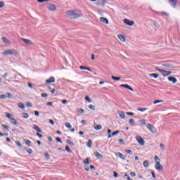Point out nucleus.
I'll return each mask as SVG.
<instances>
[{
    "label": "nucleus",
    "instance_id": "obj_1",
    "mask_svg": "<svg viewBox=\"0 0 180 180\" xmlns=\"http://www.w3.org/2000/svg\"><path fill=\"white\" fill-rule=\"evenodd\" d=\"M67 15L68 16H70V19H77V18H79L81 16H82V14H78L75 12H74L73 11H69L67 12Z\"/></svg>",
    "mask_w": 180,
    "mask_h": 180
},
{
    "label": "nucleus",
    "instance_id": "obj_2",
    "mask_svg": "<svg viewBox=\"0 0 180 180\" xmlns=\"http://www.w3.org/2000/svg\"><path fill=\"white\" fill-rule=\"evenodd\" d=\"M3 56H18V51L8 49L2 53Z\"/></svg>",
    "mask_w": 180,
    "mask_h": 180
},
{
    "label": "nucleus",
    "instance_id": "obj_3",
    "mask_svg": "<svg viewBox=\"0 0 180 180\" xmlns=\"http://www.w3.org/2000/svg\"><path fill=\"white\" fill-rule=\"evenodd\" d=\"M155 161L156 162V164L155 165V169H157L158 171H161L162 169V165H161V163H160L161 160H160L158 158V156L155 155Z\"/></svg>",
    "mask_w": 180,
    "mask_h": 180
},
{
    "label": "nucleus",
    "instance_id": "obj_4",
    "mask_svg": "<svg viewBox=\"0 0 180 180\" xmlns=\"http://www.w3.org/2000/svg\"><path fill=\"white\" fill-rule=\"evenodd\" d=\"M155 70L159 71V72H161L162 77H168V75H171V74H172V72H171V71L164 70L160 69L158 68H156Z\"/></svg>",
    "mask_w": 180,
    "mask_h": 180
},
{
    "label": "nucleus",
    "instance_id": "obj_5",
    "mask_svg": "<svg viewBox=\"0 0 180 180\" xmlns=\"http://www.w3.org/2000/svg\"><path fill=\"white\" fill-rule=\"evenodd\" d=\"M147 129L153 134H155V133H157V129H155V127L150 123L147 124Z\"/></svg>",
    "mask_w": 180,
    "mask_h": 180
},
{
    "label": "nucleus",
    "instance_id": "obj_6",
    "mask_svg": "<svg viewBox=\"0 0 180 180\" xmlns=\"http://www.w3.org/2000/svg\"><path fill=\"white\" fill-rule=\"evenodd\" d=\"M171 61H166L164 63L162 64V67H165V68H174V64L170 63Z\"/></svg>",
    "mask_w": 180,
    "mask_h": 180
},
{
    "label": "nucleus",
    "instance_id": "obj_7",
    "mask_svg": "<svg viewBox=\"0 0 180 180\" xmlns=\"http://www.w3.org/2000/svg\"><path fill=\"white\" fill-rule=\"evenodd\" d=\"M136 140L140 146H144L146 144V141L140 136H136Z\"/></svg>",
    "mask_w": 180,
    "mask_h": 180
},
{
    "label": "nucleus",
    "instance_id": "obj_8",
    "mask_svg": "<svg viewBox=\"0 0 180 180\" xmlns=\"http://www.w3.org/2000/svg\"><path fill=\"white\" fill-rule=\"evenodd\" d=\"M107 3L108 1L106 0H98V2L96 3V5H97L98 6H105Z\"/></svg>",
    "mask_w": 180,
    "mask_h": 180
},
{
    "label": "nucleus",
    "instance_id": "obj_9",
    "mask_svg": "<svg viewBox=\"0 0 180 180\" xmlns=\"http://www.w3.org/2000/svg\"><path fill=\"white\" fill-rule=\"evenodd\" d=\"M124 23H125V25L127 26H133L134 25V21L129 19H124Z\"/></svg>",
    "mask_w": 180,
    "mask_h": 180
},
{
    "label": "nucleus",
    "instance_id": "obj_10",
    "mask_svg": "<svg viewBox=\"0 0 180 180\" xmlns=\"http://www.w3.org/2000/svg\"><path fill=\"white\" fill-rule=\"evenodd\" d=\"M48 9H49V11H57V6H56L55 4H50L48 6Z\"/></svg>",
    "mask_w": 180,
    "mask_h": 180
},
{
    "label": "nucleus",
    "instance_id": "obj_11",
    "mask_svg": "<svg viewBox=\"0 0 180 180\" xmlns=\"http://www.w3.org/2000/svg\"><path fill=\"white\" fill-rule=\"evenodd\" d=\"M169 4L173 8H176L178 5V1L176 0H169Z\"/></svg>",
    "mask_w": 180,
    "mask_h": 180
},
{
    "label": "nucleus",
    "instance_id": "obj_12",
    "mask_svg": "<svg viewBox=\"0 0 180 180\" xmlns=\"http://www.w3.org/2000/svg\"><path fill=\"white\" fill-rule=\"evenodd\" d=\"M53 82H56V78H54V77H51L46 80V84H53Z\"/></svg>",
    "mask_w": 180,
    "mask_h": 180
},
{
    "label": "nucleus",
    "instance_id": "obj_13",
    "mask_svg": "<svg viewBox=\"0 0 180 180\" xmlns=\"http://www.w3.org/2000/svg\"><path fill=\"white\" fill-rule=\"evenodd\" d=\"M120 87L121 88H126V89H129V91H131V92H133V91H134L133 89V88H131L129 84H121Z\"/></svg>",
    "mask_w": 180,
    "mask_h": 180
},
{
    "label": "nucleus",
    "instance_id": "obj_14",
    "mask_svg": "<svg viewBox=\"0 0 180 180\" xmlns=\"http://www.w3.org/2000/svg\"><path fill=\"white\" fill-rule=\"evenodd\" d=\"M168 81H169L170 82H172V84H176V82H178V79H176V78L174 77H169Z\"/></svg>",
    "mask_w": 180,
    "mask_h": 180
},
{
    "label": "nucleus",
    "instance_id": "obj_15",
    "mask_svg": "<svg viewBox=\"0 0 180 180\" xmlns=\"http://www.w3.org/2000/svg\"><path fill=\"white\" fill-rule=\"evenodd\" d=\"M21 40H22L24 43H25V44H28V46L33 44V42H32L30 39H26L22 38Z\"/></svg>",
    "mask_w": 180,
    "mask_h": 180
},
{
    "label": "nucleus",
    "instance_id": "obj_16",
    "mask_svg": "<svg viewBox=\"0 0 180 180\" xmlns=\"http://www.w3.org/2000/svg\"><path fill=\"white\" fill-rule=\"evenodd\" d=\"M2 41L5 43V44H7L9 46L11 44V41H9L6 37H3L1 39Z\"/></svg>",
    "mask_w": 180,
    "mask_h": 180
},
{
    "label": "nucleus",
    "instance_id": "obj_17",
    "mask_svg": "<svg viewBox=\"0 0 180 180\" xmlns=\"http://www.w3.org/2000/svg\"><path fill=\"white\" fill-rule=\"evenodd\" d=\"M118 115L120 117V119H126V115L123 111H118Z\"/></svg>",
    "mask_w": 180,
    "mask_h": 180
},
{
    "label": "nucleus",
    "instance_id": "obj_18",
    "mask_svg": "<svg viewBox=\"0 0 180 180\" xmlns=\"http://www.w3.org/2000/svg\"><path fill=\"white\" fill-rule=\"evenodd\" d=\"M32 129L37 131V133H41V129L39 127V126L34 124Z\"/></svg>",
    "mask_w": 180,
    "mask_h": 180
},
{
    "label": "nucleus",
    "instance_id": "obj_19",
    "mask_svg": "<svg viewBox=\"0 0 180 180\" xmlns=\"http://www.w3.org/2000/svg\"><path fill=\"white\" fill-rule=\"evenodd\" d=\"M101 22H103V23H105V25H109V20L108 18H105L103 17H101L100 18Z\"/></svg>",
    "mask_w": 180,
    "mask_h": 180
},
{
    "label": "nucleus",
    "instance_id": "obj_20",
    "mask_svg": "<svg viewBox=\"0 0 180 180\" xmlns=\"http://www.w3.org/2000/svg\"><path fill=\"white\" fill-rule=\"evenodd\" d=\"M116 155H117V157H119L120 158H121V160H126V156L124 155L123 154H122L121 153H116Z\"/></svg>",
    "mask_w": 180,
    "mask_h": 180
},
{
    "label": "nucleus",
    "instance_id": "obj_21",
    "mask_svg": "<svg viewBox=\"0 0 180 180\" xmlns=\"http://www.w3.org/2000/svg\"><path fill=\"white\" fill-rule=\"evenodd\" d=\"M11 122L12 124H14V126H19V122H18L15 118L11 120Z\"/></svg>",
    "mask_w": 180,
    "mask_h": 180
},
{
    "label": "nucleus",
    "instance_id": "obj_22",
    "mask_svg": "<svg viewBox=\"0 0 180 180\" xmlns=\"http://www.w3.org/2000/svg\"><path fill=\"white\" fill-rule=\"evenodd\" d=\"M94 155L96 157V158H99L100 160L103 158V156L99 153V152H95Z\"/></svg>",
    "mask_w": 180,
    "mask_h": 180
},
{
    "label": "nucleus",
    "instance_id": "obj_23",
    "mask_svg": "<svg viewBox=\"0 0 180 180\" xmlns=\"http://www.w3.org/2000/svg\"><path fill=\"white\" fill-rule=\"evenodd\" d=\"M117 37H118V39H119L120 40H121L122 41H123V42L126 41V38H124V36H123V35H122V34H119V35L117 36Z\"/></svg>",
    "mask_w": 180,
    "mask_h": 180
},
{
    "label": "nucleus",
    "instance_id": "obj_24",
    "mask_svg": "<svg viewBox=\"0 0 180 180\" xmlns=\"http://www.w3.org/2000/svg\"><path fill=\"white\" fill-rule=\"evenodd\" d=\"M24 142L25 143V144H27V146H28V147H30V146H32V141L29 139H24Z\"/></svg>",
    "mask_w": 180,
    "mask_h": 180
},
{
    "label": "nucleus",
    "instance_id": "obj_25",
    "mask_svg": "<svg viewBox=\"0 0 180 180\" xmlns=\"http://www.w3.org/2000/svg\"><path fill=\"white\" fill-rule=\"evenodd\" d=\"M83 163L85 165H88L91 164V161L89 160V158H87L85 160H84Z\"/></svg>",
    "mask_w": 180,
    "mask_h": 180
},
{
    "label": "nucleus",
    "instance_id": "obj_26",
    "mask_svg": "<svg viewBox=\"0 0 180 180\" xmlns=\"http://www.w3.org/2000/svg\"><path fill=\"white\" fill-rule=\"evenodd\" d=\"M22 119H29V114L27 112H22Z\"/></svg>",
    "mask_w": 180,
    "mask_h": 180
},
{
    "label": "nucleus",
    "instance_id": "obj_27",
    "mask_svg": "<svg viewBox=\"0 0 180 180\" xmlns=\"http://www.w3.org/2000/svg\"><path fill=\"white\" fill-rule=\"evenodd\" d=\"M143 164L145 168H148V167H150V164H148V160H145Z\"/></svg>",
    "mask_w": 180,
    "mask_h": 180
},
{
    "label": "nucleus",
    "instance_id": "obj_28",
    "mask_svg": "<svg viewBox=\"0 0 180 180\" xmlns=\"http://www.w3.org/2000/svg\"><path fill=\"white\" fill-rule=\"evenodd\" d=\"M149 77H153V78L157 79V78H158L159 75L157 74V73H152V74H150V75H149Z\"/></svg>",
    "mask_w": 180,
    "mask_h": 180
},
{
    "label": "nucleus",
    "instance_id": "obj_29",
    "mask_svg": "<svg viewBox=\"0 0 180 180\" xmlns=\"http://www.w3.org/2000/svg\"><path fill=\"white\" fill-rule=\"evenodd\" d=\"M6 117L9 119L10 120H11L13 117H12V114L6 112Z\"/></svg>",
    "mask_w": 180,
    "mask_h": 180
},
{
    "label": "nucleus",
    "instance_id": "obj_30",
    "mask_svg": "<svg viewBox=\"0 0 180 180\" xmlns=\"http://www.w3.org/2000/svg\"><path fill=\"white\" fill-rule=\"evenodd\" d=\"M65 126L68 128V129H71L72 126L71 125V124L70 122H66L65 123Z\"/></svg>",
    "mask_w": 180,
    "mask_h": 180
},
{
    "label": "nucleus",
    "instance_id": "obj_31",
    "mask_svg": "<svg viewBox=\"0 0 180 180\" xmlns=\"http://www.w3.org/2000/svg\"><path fill=\"white\" fill-rule=\"evenodd\" d=\"M86 146H87L89 148H91V147H92V140L89 139V140L88 141V143H86Z\"/></svg>",
    "mask_w": 180,
    "mask_h": 180
},
{
    "label": "nucleus",
    "instance_id": "obj_32",
    "mask_svg": "<svg viewBox=\"0 0 180 180\" xmlns=\"http://www.w3.org/2000/svg\"><path fill=\"white\" fill-rule=\"evenodd\" d=\"M18 108H20V109H25V104L23 103H19L18 105Z\"/></svg>",
    "mask_w": 180,
    "mask_h": 180
},
{
    "label": "nucleus",
    "instance_id": "obj_33",
    "mask_svg": "<svg viewBox=\"0 0 180 180\" xmlns=\"http://www.w3.org/2000/svg\"><path fill=\"white\" fill-rule=\"evenodd\" d=\"M95 130H102V125L98 124L94 127Z\"/></svg>",
    "mask_w": 180,
    "mask_h": 180
},
{
    "label": "nucleus",
    "instance_id": "obj_34",
    "mask_svg": "<svg viewBox=\"0 0 180 180\" xmlns=\"http://www.w3.org/2000/svg\"><path fill=\"white\" fill-rule=\"evenodd\" d=\"M66 141H67L68 144H69V146H75L74 142L71 141V140H70V139H67Z\"/></svg>",
    "mask_w": 180,
    "mask_h": 180
},
{
    "label": "nucleus",
    "instance_id": "obj_35",
    "mask_svg": "<svg viewBox=\"0 0 180 180\" xmlns=\"http://www.w3.org/2000/svg\"><path fill=\"white\" fill-rule=\"evenodd\" d=\"M112 79H113V81H120L121 77H115L112 76L111 77Z\"/></svg>",
    "mask_w": 180,
    "mask_h": 180
},
{
    "label": "nucleus",
    "instance_id": "obj_36",
    "mask_svg": "<svg viewBox=\"0 0 180 180\" xmlns=\"http://www.w3.org/2000/svg\"><path fill=\"white\" fill-rule=\"evenodd\" d=\"M119 133H120V131H114V132H112V133L111 134V136H112V137H113V136H117V134H119Z\"/></svg>",
    "mask_w": 180,
    "mask_h": 180
},
{
    "label": "nucleus",
    "instance_id": "obj_37",
    "mask_svg": "<svg viewBox=\"0 0 180 180\" xmlns=\"http://www.w3.org/2000/svg\"><path fill=\"white\" fill-rule=\"evenodd\" d=\"M124 151L127 154H129V155H133V150H125Z\"/></svg>",
    "mask_w": 180,
    "mask_h": 180
},
{
    "label": "nucleus",
    "instance_id": "obj_38",
    "mask_svg": "<svg viewBox=\"0 0 180 180\" xmlns=\"http://www.w3.org/2000/svg\"><path fill=\"white\" fill-rule=\"evenodd\" d=\"M162 102H164V101H162V100H156V101H155L153 102V104H154V105H157V103H162Z\"/></svg>",
    "mask_w": 180,
    "mask_h": 180
},
{
    "label": "nucleus",
    "instance_id": "obj_39",
    "mask_svg": "<svg viewBox=\"0 0 180 180\" xmlns=\"http://www.w3.org/2000/svg\"><path fill=\"white\" fill-rule=\"evenodd\" d=\"M6 98H8V99H11L13 98L12 94L11 93H6Z\"/></svg>",
    "mask_w": 180,
    "mask_h": 180
},
{
    "label": "nucleus",
    "instance_id": "obj_40",
    "mask_svg": "<svg viewBox=\"0 0 180 180\" xmlns=\"http://www.w3.org/2000/svg\"><path fill=\"white\" fill-rule=\"evenodd\" d=\"M147 108H138L139 112H146L147 110Z\"/></svg>",
    "mask_w": 180,
    "mask_h": 180
},
{
    "label": "nucleus",
    "instance_id": "obj_41",
    "mask_svg": "<svg viewBox=\"0 0 180 180\" xmlns=\"http://www.w3.org/2000/svg\"><path fill=\"white\" fill-rule=\"evenodd\" d=\"M85 101H86L87 102H89V103H91V102H92V100H91V98H89V96H86L85 97Z\"/></svg>",
    "mask_w": 180,
    "mask_h": 180
},
{
    "label": "nucleus",
    "instance_id": "obj_42",
    "mask_svg": "<svg viewBox=\"0 0 180 180\" xmlns=\"http://www.w3.org/2000/svg\"><path fill=\"white\" fill-rule=\"evenodd\" d=\"M15 144H17L18 147H19V148H22V143H20V142H19V141H15Z\"/></svg>",
    "mask_w": 180,
    "mask_h": 180
},
{
    "label": "nucleus",
    "instance_id": "obj_43",
    "mask_svg": "<svg viewBox=\"0 0 180 180\" xmlns=\"http://www.w3.org/2000/svg\"><path fill=\"white\" fill-rule=\"evenodd\" d=\"M1 127L3 129H5V130H9V127H8L7 125L6 124H1Z\"/></svg>",
    "mask_w": 180,
    "mask_h": 180
},
{
    "label": "nucleus",
    "instance_id": "obj_44",
    "mask_svg": "<svg viewBox=\"0 0 180 180\" xmlns=\"http://www.w3.org/2000/svg\"><path fill=\"white\" fill-rule=\"evenodd\" d=\"M129 124H130L131 126H134V120L130 119V120H129Z\"/></svg>",
    "mask_w": 180,
    "mask_h": 180
},
{
    "label": "nucleus",
    "instance_id": "obj_45",
    "mask_svg": "<svg viewBox=\"0 0 180 180\" xmlns=\"http://www.w3.org/2000/svg\"><path fill=\"white\" fill-rule=\"evenodd\" d=\"M89 109H91V110H95V105H89L88 106Z\"/></svg>",
    "mask_w": 180,
    "mask_h": 180
},
{
    "label": "nucleus",
    "instance_id": "obj_46",
    "mask_svg": "<svg viewBox=\"0 0 180 180\" xmlns=\"http://www.w3.org/2000/svg\"><path fill=\"white\" fill-rule=\"evenodd\" d=\"M0 99H6V93L5 94L0 95Z\"/></svg>",
    "mask_w": 180,
    "mask_h": 180
},
{
    "label": "nucleus",
    "instance_id": "obj_47",
    "mask_svg": "<svg viewBox=\"0 0 180 180\" xmlns=\"http://www.w3.org/2000/svg\"><path fill=\"white\" fill-rule=\"evenodd\" d=\"M41 98H47V96H49V94H47L46 93H42L41 94Z\"/></svg>",
    "mask_w": 180,
    "mask_h": 180
},
{
    "label": "nucleus",
    "instance_id": "obj_48",
    "mask_svg": "<svg viewBox=\"0 0 180 180\" xmlns=\"http://www.w3.org/2000/svg\"><path fill=\"white\" fill-rule=\"evenodd\" d=\"M65 150H66V151H68V153H72V150H71V149H70V147L68 146H67L65 147Z\"/></svg>",
    "mask_w": 180,
    "mask_h": 180
},
{
    "label": "nucleus",
    "instance_id": "obj_49",
    "mask_svg": "<svg viewBox=\"0 0 180 180\" xmlns=\"http://www.w3.org/2000/svg\"><path fill=\"white\" fill-rule=\"evenodd\" d=\"M140 122L143 126H146V124L147 126V122H146V120H141Z\"/></svg>",
    "mask_w": 180,
    "mask_h": 180
},
{
    "label": "nucleus",
    "instance_id": "obj_50",
    "mask_svg": "<svg viewBox=\"0 0 180 180\" xmlns=\"http://www.w3.org/2000/svg\"><path fill=\"white\" fill-rule=\"evenodd\" d=\"M27 153H28V154H33V150L29 148V149H27Z\"/></svg>",
    "mask_w": 180,
    "mask_h": 180
},
{
    "label": "nucleus",
    "instance_id": "obj_51",
    "mask_svg": "<svg viewBox=\"0 0 180 180\" xmlns=\"http://www.w3.org/2000/svg\"><path fill=\"white\" fill-rule=\"evenodd\" d=\"M4 6H5V2L0 1V9H1V8H4Z\"/></svg>",
    "mask_w": 180,
    "mask_h": 180
},
{
    "label": "nucleus",
    "instance_id": "obj_52",
    "mask_svg": "<svg viewBox=\"0 0 180 180\" xmlns=\"http://www.w3.org/2000/svg\"><path fill=\"white\" fill-rule=\"evenodd\" d=\"M44 155L47 160H50V155L48 153H44Z\"/></svg>",
    "mask_w": 180,
    "mask_h": 180
},
{
    "label": "nucleus",
    "instance_id": "obj_53",
    "mask_svg": "<svg viewBox=\"0 0 180 180\" xmlns=\"http://www.w3.org/2000/svg\"><path fill=\"white\" fill-rule=\"evenodd\" d=\"M39 4H43V2H49V0H37Z\"/></svg>",
    "mask_w": 180,
    "mask_h": 180
},
{
    "label": "nucleus",
    "instance_id": "obj_54",
    "mask_svg": "<svg viewBox=\"0 0 180 180\" xmlns=\"http://www.w3.org/2000/svg\"><path fill=\"white\" fill-rule=\"evenodd\" d=\"M78 112L79 113H85V110H84V109H82V108H79L78 110Z\"/></svg>",
    "mask_w": 180,
    "mask_h": 180
},
{
    "label": "nucleus",
    "instance_id": "obj_55",
    "mask_svg": "<svg viewBox=\"0 0 180 180\" xmlns=\"http://www.w3.org/2000/svg\"><path fill=\"white\" fill-rule=\"evenodd\" d=\"M160 147L162 150H165V146L164 143H160Z\"/></svg>",
    "mask_w": 180,
    "mask_h": 180
},
{
    "label": "nucleus",
    "instance_id": "obj_56",
    "mask_svg": "<svg viewBox=\"0 0 180 180\" xmlns=\"http://www.w3.org/2000/svg\"><path fill=\"white\" fill-rule=\"evenodd\" d=\"M56 141H57L58 143H63V141H61V139H60V138H58V137L56 138Z\"/></svg>",
    "mask_w": 180,
    "mask_h": 180
},
{
    "label": "nucleus",
    "instance_id": "obj_57",
    "mask_svg": "<svg viewBox=\"0 0 180 180\" xmlns=\"http://www.w3.org/2000/svg\"><path fill=\"white\" fill-rule=\"evenodd\" d=\"M113 175H114V178H117V176H119V174L116 172H113Z\"/></svg>",
    "mask_w": 180,
    "mask_h": 180
},
{
    "label": "nucleus",
    "instance_id": "obj_58",
    "mask_svg": "<svg viewBox=\"0 0 180 180\" xmlns=\"http://www.w3.org/2000/svg\"><path fill=\"white\" fill-rule=\"evenodd\" d=\"M119 143H120V144L123 145V144H124V141L123 139H119Z\"/></svg>",
    "mask_w": 180,
    "mask_h": 180
},
{
    "label": "nucleus",
    "instance_id": "obj_59",
    "mask_svg": "<svg viewBox=\"0 0 180 180\" xmlns=\"http://www.w3.org/2000/svg\"><path fill=\"white\" fill-rule=\"evenodd\" d=\"M127 115H128L129 116H134V113L131 112H127Z\"/></svg>",
    "mask_w": 180,
    "mask_h": 180
},
{
    "label": "nucleus",
    "instance_id": "obj_60",
    "mask_svg": "<svg viewBox=\"0 0 180 180\" xmlns=\"http://www.w3.org/2000/svg\"><path fill=\"white\" fill-rule=\"evenodd\" d=\"M79 70H86V67L82 66V65L79 66Z\"/></svg>",
    "mask_w": 180,
    "mask_h": 180
},
{
    "label": "nucleus",
    "instance_id": "obj_61",
    "mask_svg": "<svg viewBox=\"0 0 180 180\" xmlns=\"http://www.w3.org/2000/svg\"><path fill=\"white\" fill-rule=\"evenodd\" d=\"M27 106L29 107V108H32V103L30 102H27Z\"/></svg>",
    "mask_w": 180,
    "mask_h": 180
},
{
    "label": "nucleus",
    "instance_id": "obj_62",
    "mask_svg": "<svg viewBox=\"0 0 180 180\" xmlns=\"http://www.w3.org/2000/svg\"><path fill=\"white\" fill-rule=\"evenodd\" d=\"M151 174H152L153 178L155 179V172L154 171L151 172Z\"/></svg>",
    "mask_w": 180,
    "mask_h": 180
},
{
    "label": "nucleus",
    "instance_id": "obj_63",
    "mask_svg": "<svg viewBox=\"0 0 180 180\" xmlns=\"http://www.w3.org/2000/svg\"><path fill=\"white\" fill-rule=\"evenodd\" d=\"M130 175H131V176L134 177V176H136V173L134 172H131L130 173Z\"/></svg>",
    "mask_w": 180,
    "mask_h": 180
},
{
    "label": "nucleus",
    "instance_id": "obj_64",
    "mask_svg": "<svg viewBox=\"0 0 180 180\" xmlns=\"http://www.w3.org/2000/svg\"><path fill=\"white\" fill-rule=\"evenodd\" d=\"M34 115L35 116H39L40 113L39 112V111H34Z\"/></svg>",
    "mask_w": 180,
    "mask_h": 180
}]
</instances>
